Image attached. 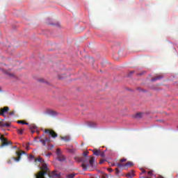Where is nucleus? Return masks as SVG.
Returning a JSON list of instances; mask_svg holds the SVG:
<instances>
[{"label": "nucleus", "instance_id": "f257e3e1", "mask_svg": "<svg viewBox=\"0 0 178 178\" xmlns=\"http://www.w3.org/2000/svg\"><path fill=\"white\" fill-rule=\"evenodd\" d=\"M35 162H40V163L42 164V166L40 167L42 171L39 172L38 175H35V178H45V175H48L49 178H60V173L56 171L49 172L48 165L41 157L36 159Z\"/></svg>", "mask_w": 178, "mask_h": 178}, {"label": "nucleus", "instance_id": "f03ea898", "mask_svg": "<svg viewBox=\"0 0 178 178\" xmlns=\"http://www.w3.org/2000/svg\"><path fill=\"white\" fill-rule=\"evenodd\" d=\"M74 160L76 161V162H82L81 167L83 169V170H88L90 168H92L94 169L95 168V158L94 156H91L89 160V164L87 165H86V162H87V159L86 157H79L76 156L74 158Z\"/></svg>", "mask_w": 178, "mask_h": 178}, {"label": "nucleus", "instance_id": "7ed1b4c3", "mask_svg": "<svg viewBox=\"0 0 178 178\" xmlns=\"http://www.w3.org/2000/svg\"><path fill=\"white\" fill-rule=\"evenodd\" d=\"M134 163L131 161H128L126 163H118L117 166L118 168H122L123 169H127V168H131V166H134Z\"/></svg>", "mask_w": 178, "mask_h": 178}, {"label": "nucleus", "instance_id": "20e7f679", "mask_svg": "<svg viewBox=\"0 0 178 178\" xmlns=\"http://www.w3.org/2000/svg\"><path fill=\"white\" fill-rule=\"evenodd\" d=\"M56 155L60 162H65V161H66V157H65V156L62 154V152L60 151V149L58 148L56 149Z\"/></svg>", "mask_w": 178, "mask_h": 178}, {"label": "nucleus", "instance_id": "39448f33", "mask_svg": "<svg viewBox=\"0 0 178 178\" xmlns=\"http://www.w3.org/2000/svg\"><path fill=\"white\" fill-rule=\"evenodd\" d=\"M16 154L17 157H13L12 159H13V161H15V162H19V161L22 159V156L26 155V152L19 150L18 152H16Z\"/></svg>", "mask_w": 178, "mask_h": 178}, {"label": "nucleus", "instance_id": "423d86ee", "mask_svg": "<svg viewBox=\"0 0 178 178\" xmlns=\"http://www.w3.org/2000/svg\"><path fill=\"white\" fill-rule=\"evenodd\" d=\"M1 145H0V147L2 148L3 147H6V145H12L13 144L12 141H8V139L4 138L3 136H1Z\"/></svg>", "mask_w": 178, "mask_h": 178}, {"label": "nucleus", "instance_id": "0eeeda50", "mask_svg": "<svg viewBox=\"0 0 178 178\" xmlns=\"http://www.w3.org/2000/svg\"><path fill=\"white\" fill-rule=\"evenodd\" d=\"M44 133L49 134L53 138H56V137H58V134L52 129H45Z\"/></svg>", "mask_w": 178, "mask_h": 178}, {"label": "nucleus", "instance_id": "6e6552de", "mask_svg": "<svg viewBox=\"0 0 178 178\" xmlns=\"http://www.w3.org/2000/svg\"><path fill=\"white\" fill-rule=\"evenodd\" d=\"M35 140L38 143H42V145L44 146L47 145V143H49V141H51V140L48 139L47 138H45V139H42L40 137L35 138Z\"/></svg>", "mask_w": 178, "mask_h": 178}, {"label": "nucleus", "instance_id": "1a4fd4ad", "mask_svg": "<svg viewBox=\"0 0 178 178\" xmlns=\"http://www.w3.org/2000/svg\"><path fill=\"white\" fill-rule=\"evenodd\" d=\"M8 112H9V107L8 106L0 108L1 116H5V113H8Z\"/></svg>", "mask_w": 178, "mask_h": 178}, {"label": "nucleus", "instance_id": "9d476101", "mask_svg": "<svg viewBox=\"0 0 178 178\" xmlns=\"http://www.w3.org/2000/svg\"><path fill=\"white\" fill-rule=\"evenodd\" d=\"M0 127H10V124L8 122H4L3 120L0 119Z\"/></svg>", "mask_w": 178, "mask_h": 178}, {"label": "nucleus", "instance_id": "9b49d317", "mask_svg": "<svg viewBox=\"0 0 178 178\" xmlns=\"http://www.w3.org/2000/svg\"><path fill=\"white\" fill-rule=\"evenodd\" d=\"M127 177L128 178H133L134 177V171L131 170V172L127 174Z\"/></svg>", "mask_w": 178, "mask_h": 178}, {"label": "nucleus", "instance_id": "f8f14e48", "mask_svg": "<svg viewBox=\"0 0 178 178\" xmlns=\"http://www.w3.org/2000/svg\"><path fill=\"white\" fill-rule=\"evenodd\" d=\"M93 155H95L96 156H99V154L101 153V150L99 149H94L92 150Z\"/></svg>", "mask_w": 178, "mask_h": 178}, {"label": "nucleus", "instance_id": "ddd939ff", "mask_svg": "<svg viewBox=\"0 0 178 178\" xmlns=\"http://www.w3.org/2000/svg\"><path fill=\"white\" fill-rule=\"evenodd\" d=\"M61 140L65 142H68L70 140V136H61Z\"/></svg>", "mask_w": 178, "mask_h": 178}, {"label": "nucleus", "instance_id": "4468645a", "mask_svg": "<svg viewBox=\"0 0 178 178\" xmlns=\"http://www.w3.org/2000/svg\"><path fill=\"white\" fill-rule=\"evenodd\" d=\"M134 118L136 119H140L141 118H143V113H138L134 115Z\"/></svg>", "mask_w": 178, "mask_h": 178}, {"label": "nucleus", "instance_id": "2eb2a0df", "mask_svg": "<svg viewBox=\"0 0 178 178\" xmlns=\"http://www.w3.org/2000/svg\"><path fill=\"white\" fill-rule=\"evenodd\" d=\"M162 76L161 75H158L157 76L152 78V81H156V80H161V79H162Z\"/></svg>", "mask_w": 178, "mask_h": 178}, {"label": "nucleus", "instance_id": "dca6fc26", "mask_svg": "<svg viewBox=\"0 0 178 178\" xmlns=\"http://www.w3.org/2000/svg\"><path fill=\"white\" fill-rule=\"evenodd\" d=\"M17 123H18V124H29L28 122H24L23 120H18V121H17Z\"/></svg>", "mask_w": 178, "mask_h": 178}, {"label": "nucleus", "instance_id": "f3484780", "mask_svg": "<svg viewBox=\"0 0 178 178\" xmlns=\"http://www.w3.org/2000/svg\"><path fill=\"white\" fill-rule=\"evenodd\" d=\"M24 131V129H17V132L18 133V134H20V135L23 134Z\"/></svg>", "mask_w": 178, "mask_h": 178}, {"label": "nucleus", "instance_id": "a211bd4d", "mask_svg": "<svg viewBox=\"0 0 178 178\" xmlns=\"http://www.w3.org/2000/svg\"><path fill=\"white\" fill-rule=\"evenodd\" d=\"M74 176H76V174H69L66 176V178H74Z\"/></svg>", "mask_w": 178, "mask_h": 178}, {"label": "nucleus", "instance_id": "6ab92c4d", "mask_svg": "<svg viewBox=\"0 0 178 178\" xmlns=\"http://www.w3.org/2000/svg\"><path fill=\"white\" fill-rule=\"evenodd\" d=\"M6 74H7V76H9V77H15V74L10 72H6Z\"/></svg>", "mask_w": 178, "mask_h": 178}, {"label": "nucleus", "instance_id": "aec40b11", "mask_svg": "<svg viewBox=\"0 0 178 178\" xmlns=\"http://www.w3.org/2000/svg\"><path fill=\"white\" fill-rule=\"evenodd\" d=\"M99 156H102V158H105V152H100Z\"/></svg>", "mask_w": 178, "mask_h": 178}, {"label": "nucleus", "instance_id": "412c9836", "mask_svg": "<svg viewBox=\"0 0 178 178\" xmlns=\"http://www.w3.org/2000/svg\"><path fill=\"white\" fill-rule=\"evenodd\" d=\"M119 173H120V170H119V168H115L116 176H119Z\"/></svg>", "mask_w": 178, "mask_h": 178}, {"label": "nucleus", "instance_id": "4be33fe9", "mask_svg": "<svg viewBox=\"0 0 178 178\" xmlns=\"http://www.w3.org/2000/svg\"><path fill=\"white\" fill-rule=\"evenodd\" d=\"M83 156L87 158L88 156V152H83Z\"/></svg>", "mask_w": 178, "mask_h": 178}, {"label": "nucleus", "instance_id": "5701e85b", "mask_svg": "<svg viewBox=\"0 0 178 178\" xmlns=\"http://www.w3.org/2000/svg\"><path fill=\"white\" fill-rule=\"evenodd\" d=\"M127 161V159H125V158H124V159H121L120 160V163H122V162H126Z\"/></svg>", "mask_w": 178, "mask_h": 178}, {"label": "nucleus", "instance_id": "b1692460", "mask_svg": "<svg viewBox=\"0 0 178 178\" xmlns=\"http://www.w3.org/2000/svg\"><path fill=\"white\" fill-rule=\"evenodd\" d=\"M52 148H54V145H48L47 147V149H52Z\"/></svg>", "mask_w": 178, "mask_h": 178}, {"label": "nucleus", "instance_id": "393cba45", "mask_svg": "<svg viewBox=\"0 0 178 178\" xmlns=\"http://www.w3.org/2000/svg\"><path fill=\"white\" fill-rule=\"evenodd\" d=\"M147 175H148V176H152V175H153L152 170L149 171V172H147Z\"/></svg>", "mask_w": 178, "mask_h": 178}, {"label": "nucleus", "instance_id": "a878e982", "mask_svg": "<svg viewBox=\"0 0 178 178\" xmlns=\"http://www.w3.org/2000/svg\"><path fill=\"white\" fill-rule=\"evenodd\" d=\"M8 115H10V116H13V115H15V111L9 112Z\"/></svg>", "mask_w": 178, "mask_h": 178}, {"label": "nucleus", "instance_id": "bb28decb", "mask_svg": "<svg viewBox=\"0 0 178 178\" xmlns=\"http://www.w3.org/2000/svg\"><path fill=\"white\" fill-rule=\"evenodd\" d=\"M107 170L109 172V173H112V172H113L112 168H108Z\"/></svg>", "mask_w": 178, "mask_h": 178}, {"label": "nucleus", "instance_id": "cd10ccee", "mask_svg": "<svg viewBox=\"0 0 178 178\" xmlns=\"http://www.w3.org/2000/svg\"><path fill=\"white\" fill-rule=\"evenodd\" d=\"M29 159H34V156H33V154H31L29 156Z\"/></svg>", "mask_w": 178, "mask_h": 178}, {"label": "nucleus", "instance_id": "c85d7f7f", "mask_svg": "<svg viewBox=\"0 0 178 178\" xmlns=\"http://www.w3.org/2000/svg\"><path fill=\"white\" fill-rule=\"evenodd\" d=\"M141 170H142V173H140V175H143V173H146L147 172V171L144 169H141Z\"/></svg>", "mask_w": 178, "mask_h": 178}, {"label": "nucleus", "instance_id": "c756f323", "mask_svg": "<svg viewBox=\"0 0 178 178\" xmlns=\"http://www.w3.org/2000/svg\"><path fill=\"white\" fill-rule=\"evenodd\" d=\"M31 131L32 134H34V133H35V130H34V129H31Z\"/></svg>", "mask_w": 178, "mask_h": 178}, {"label": "nucleus", "instance_id": "7c9ffc66", "mask_svg": "<svg viewBox=\"0 0 178 178\" xmlns=\"http://www.w3.org/2000/svg\"><path fill=\"white\" fill-rule=\"evenodd\" d=\"M102 177H103V178H108V175H104Z\"/></svg>", "mask_w": 178, "mask_h": 178}, {"label": "nucleus", "instance_id": "2f4dec72", "mask_svg": "<svg viewBox=\"0 0 178 178\" xmlns=\"http://www.w3.org/2000/svg\"><path fill=\"white\" fill-rule=\"evenodd\" d=\"M144 73H145V72H143L142 73L138 74V75H139V76H141V75L144 74Z\"/></svg>", "mask_w": 178, "mask_h": 178}, {"label": "nucleus", "instance_id": "473e14b6", "mask_svg": "<svg viewBox=\"0 0 178 178\" xmlns=\"http://www.w3.org/2000/svg\"><path fill=\"white\" fill-rule=\"evenodd\" d=\"M104 162V160H101V161H99V163H100V164H102Z\"/></svg>", "mask_w": 178, "mask_h": 178}, {"label": "nucleus", "instance_id": "72a5a7b5", "mask_svg": "<svg viewBox=\"0 0 178 178\" xmlns=\"http://www.w3.org/2000/svg\"><path fill=\"white\" fill-rule=\"evenodd\" d=\"M87 59H88V60H92V58H87Z\"/></svg>", "mask_w": 178, "mask_h": 178}, {"label": "nucleus", "instance_id": "f704fd0d", "mask_svg": "<svg viewBox=\"0 0 178 178\" xmlns=\"http://www.w3.org/2000/svg\"><path fill=\"white\" fill-rule=\"evenodd\" d=\"M7 162H8V163H12V161L11 160H8Z\"/></svg>", "mask_w": 178, "mask_h": 178}, {"label": "nucleus", "instance_id": "c9c22d12", "mask_svg": "<svg viewBox=\"0 0 178 178\" xmlns=\"http://www.w3.org/2000/svg\"><path fill=\"white\" fill-rule=\"evenodd\" d=\"M157 178H165V177H162V176H159Z\"/></svg>", "mask_w": 178, "mask_h": 178}, {"label": "nucleus", "instance_id": "e433bc0d", "mask_svg": "<svg viewBox=\"0 0 178 178\" xmlns=\"http://www.w3.org/2000/svg\"><path fill=\"white\" fill-rule=\"evenodd\" d=\"M131 74H133L134 73V71L130 72Z\"/></svg>", "mask_w": 178, "mask_h": 178}, {"label": "nucleus", "instance_id": "4c0bfd02", "mask_svg": "<svg viewBox=\"0 0 178 178\" xmlns=\"http://www.w3.org/2000/svg\"><path fill=\"white\" fill-rule=\"evenodd\" d=\"M0 140H2V136H1V134H0Z\"/></svg>", "mask_w": 178, "mask_h": 178}, {"label": "nucleus", "instance_id": "58836bf2", "mask_svg": "<svg viewBox=\"0 0 178 178\" xmlns=\"http://www.w3.org/2000/svg\"><path fill=\"white\" fill-rule=\"evenodd\" d=\"M14 148H17V146H14Z\"/></svg>", "mask_w": 178, "mask_h": 178}, {"label": "nucleus", "instance_id": "ea45409f", "mask_svg": "<svg viewBox=\"0 0 178 178\" xmlns=\"http://www.w3.org/2000/svg\"><path fill=\"white\" fill-rule=\"evenodd\" d=\"M112 166H115V164H112Z\"/></svg>", "mask_w": 178, "mask_h": 178}, {"label": "nucleus", "instance_id": "a19ab883", "mask_svg": "<svg viewBox=\"0 0 178 178\" xmlns=\"http://www.w3.org/2000/svg\"><path fill=\"white\" fill-rule=\"evenodd\" d=\"M91 178H95V177H91Z\"/></svg>", "mask_w": 178, "mask_h": 178}, {"label": "nucleus", "instance_id": "79ce46f5", "mask_svg": "<svg viewBox=\"0 0 178 178\" xmlns=\"http://www.w3.org/2000/svg\"><path fill=\"white\" fill-rule=\"evenodd\" d=\"M33 129H35V127H34Z\"/></svg>", "mask_w": 178, "mask_h": 178}]
</instances>
